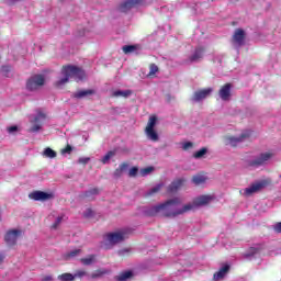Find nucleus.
<instances>
[{
	"instance_id": "obj_1",
	"label": "nucleus",
	"mask_w": 281,
	"mask_h": 281,
	"mask_svg": "<svg viewBox=\"0 0 281 281\" xmlns=\"http://www.w3.org/2000/svg\"><path fill=\"white\" fill-rule=\"evenodd\" d=\"M192 212V205L189 203L183 204V200L179 196L166 200L151 206L143 207L145 216H166L167 218H177Z\"/></svg>"
},
{
	"instance_id": "obj_2",
	"label": "nucleus",
	"mask_w": 281,
	"mask_h": 281,
	"mask_svg": "<svg viewBox=\"0 0 281 281\" xmlns=\"http://www.w3.org/2000/svg\"><path fill=\"white\" fill-rule=\"evenodd\" d=\"M61 77L58 81H57V87H63V85H67V82H69V78H74L75 80H85L86 78V74L85 70H82V68L78 67V66H64L61 69Z\"/></svg>"
},
{
	"instance_id": "obj_3",
	"label": "nucleus",
	"mask_w": 281,
	"mask_h": 281,
	"mask_svg": "<svg viewBox=\"0 0 281 281\" xmlns=\"http://www.w3.org/2000/svg\"><path fill=\"white\" fill-rule=\"evenodd\" d=\"M270 181L267 179L263 180H257L254 183H251L249 187L245 189L239 190V194L241 196H245L246 199H249V196H254V194H257V192H260L261 190H265L267 186H269Z\"/></svg>"
},
{
	"instance_id": "obj_4",
	"label": "nucleus",
	"mask_w": 281,
	"mask_h": 281,
	"mask_svg": "<svg viewBox=\"0 0 281 281\" xmlns=\"http://www.w3.org/2000/svg\"><path fill=\"white\" fill-rule=\"evenodd\" d=\"M30 122L32 124L30 132L38 133L43 128V124L47 122V114L43 111H37L35 114L30 116Z\"/></svg>"
},
{
	"instance_id": "obj_5",
	"label": "nucleus",
	"mask_w": 281,
	"mask_h": 281,
	"mask_svg": "<svg viewBox=\"0 0 281 281\" xmlns=\"http://www.w3.org/2000/svg\"><path fill=\"white\" fill-rule=\"evenodd\" d=\"M157 126V117L155 115L149 116L147 125L145 127V135L149 142H159V133L155 130Z\"/></svg>"
},
{
	"instance_id": "obj_6",
	"label": "nucleus",
	"mask_w": 281,
	"mask_h": 281,
	"mask_svg": "<svg viewBox=\"0 0 281 281\" xmlns=\"http://www.w3.org/2000/svg\"><path fill=\"white\" fill-rule=\"evenodd\" d=\"M251 136L250 131H244L239 136H226L225 137V145L232 146L233 148H236V146H240L243 142H247L249 137Z\"/></svg>"
},
{
	"instance_id": "obj_7",
	"label": "nucleus",
	"mask_w": 281,
	"mask_h": 281,
	"mask_svg": "<svg viewBox=\"0 0 281 281\" xmlns=\"http://www.w3.org/2000/svg\"><path fill=\"white\" fill-rule=\"evenodd\" d=\"M215 199L216 195L214 194H203L194 198L192 202H189V205H191V212L193 210H196V207L210 205V203H212V201H214Z\"/></svg>"
},
{
	"instance_id": "obj_8",
	"label": "nucleus",
	"mask_w": 281,
	"mask_h": 281,
	"mask_svg": "<svg viewBox=\"0 0 281 281\" xmlns=\"http://www.w3.org/2000/svg\"><path fill=\"white\" fill-rule=\"evenodd\" d=\"M125 238H126V233H124L123 231L109 233L104 237L106 249H109V247H113V245H117V243H122V240H124Z\"/></svg>"
},
{
	"instance_id": "obj_9",
	"label": "nucleus",
	"mask_w": 281,
	"mask_h": 281,
	"mask_svg": "<svg viewBox=\"0 0 281 281\" xmlns=\"http://www.w3.org/2000/svg\"><path fill=\"white\" fill-rule=\"evenodd\" d=\"M271 157H273L272 153H261L249 161V166L252 168H260V166H266V164H269Z\"/></svg>"
},
{
	"instance_id": "obj_10",
	"label": "nucleus",
	"mask_w": 281,
	"mask_h": 281,
	"mask_svg": "<svg viewBox=\"0 0 281 281\" xmlns=\"http://www.w3.org/2000/svg\"><path fill=\"white\" fill-rule=\"evenodd\" d=\"M43 85H45V76L34 75L27 80L26 88L29 91H36V89H40V87H43Z\"/></svg>"
},
{
	"instance_id": "obj_11",
	"label": "nucleus",
	"mask_w": 281,
	"mask_h": 281,
	"mask_svg": "<svg viewBox=\"0 0 281 281\" xmlns=\"http://www.w3.org/2000/svg\"><path fill=\"white\" fill-rule=\"evenodd\" d=\"M23 234V231L19 229V228H12L7 231L5 235H4V240L7 243V245H10L11 247L16 245V240H19V238H21Z\"/></svg>"
},
{
	"instance_id": "obj_12",
	"label": "nucleus",
	"mask_w": 281,
	"mask_h": 281,
	"mask_svg": "<svg viewBox=\"0 0 281 281\" xmlns=\"http://www.w3.org/2000/svg\"><path fill=\"white\" fill-rule=\"evenodd\" d=\"M214 89L212 88H205L202 90H198L193 93L192 100L193 102H203V100H206V98H210L212 95V92Z\"/></svg>"
},
{
	"instance_id": "obj_13",
	"label": "nucleus",
	"mask_w": 281,
	"mask_h": 281,
	"mask_svg": "<svg viewBox=\"0 0 281 281\" xmlns=\"http://www.w3.org/2000/svg\"><path fill=\"white\" fill-rule=\"evenodd\" d=\"M29 199L33 201H49L54 199V193H47L45 191H34L29 194Z\"/></svg>"
},
{
	"instance_id": "obj_14",
	"label": "nucleus",
	"mask_w": 281,
	"mask_h": 281,
	"mask_svg": "<svg viewBox=\"0 0 281 281\" xmlns=\"http://www.w3.org/2000/svg\"><path fill=\"white\" fill-rule=\"evenodd\" d=\"M232 83H225L220 88L218 95L224 102H228L232 99Z\"/></svg>"
},
{
	"instance_id": "obj_15",
	"label": "nucleus",
	"mask_w": 281,
	"mask_h": 281,
	"mask_svg": "<svg viewBox=\"0 0 281 281\" xmlns=\"http://www.w3.org/2000/svg\"><path fill=\"white\" fill-rule=\"evenodd\" d=\"M227 273H229V265H224L220 268L217 272L213 274L214 281H224L227 278Z\"/></svg>"
},
{
	"instance_id": "obj_16",
	"label": "nucleus",
	"mask_w": 281,
	"mask_h": 281,
	"mask_svg": "<svg viewBox=\"0 0 281 281\" xmlns=\"http://www.w3.org/2000/svg\"><path fill=\"white\" fill-rule=\"evenodd\" d=\"M233 41L237 47L245 45V31H243V29L236 30L233 35Z\"/></svg>"
},
{
	"instance_id": "obj_17",
	"label": "nucleus",
	"mask_w": 281,
	"mask_h": 281,
	"mask_svg": "<svg viewBox=\"0 0 281 281\" xmlns=\"http://www.w3.org/2000/svg\"><path fill=\"white\" fill-rule=\"evenodd\" d=\"M142 0H125L120 7L121 12H128L131 8H135V5H139Z\"/></svg>"
},
{
	"instance_id": "obj_18",
	"label": "nucleus",
	"mask_w": 281,
	"mask_h": 281,
	"mask_svg": "<svg viewBox=\"0 0 281 281\" xmlns=\"http://www.w3.org/2000/svg\"><path fill=\"white\" fill-rule=\"evenodd\" d=\"M205 54V48L199 46L195 48L193 54L190 56V61L191 63H199L201 58H203V55Z\"/></svg>"
},
{
	"instance_id": "obj_19",
	"label": "nucleus",
	"mask_w": 281,
	"mask_h": 281,
	"mask_svg": "<svg viewBox=\"0 0 281 281\" xmlns=\"http://www.w3.org/2000/svg\"><path fill=\"white\" fill-rule=\"evenodd\" d=\"M140 50H142V45L139 44L123 46L124 54H137Z\"/></svg>"
},
{
	"instance_id": "obj_20",
	"label": "nucleus",
	"mask_w": 281,
	"mask_h": 281,
	"mask_svg": "<svg viewBox=\"0 0 281 281\" xmlns=\"http://www.w3.org/2000/svg\"><path fill=\"white\" fill-rule=\"evenodd\" d=\"M260 251H262V246H260V245L250 247L248 249V251L245 254V257L251 259V258H254V256H258V254H260Z\"/></svg>"
},
{
	"instance_id": "obj_21",
	"label": "nucleus",
	"mask_w": 281,
	"mask_h": 281,
	"mask_svg": "<svg viewBox=\"0 0 281 281\" xmlns=\"http://www.w3.org/2000/svg\"><path fill=\"white\" fill-rule=\"evenodd\" d=\"M205 181H207V176L202 173H198L192 178V183H194V186H203Z\"/></svg>"
},
{
	"instance_id": "obj_22",
	"label": "nucleus",
	"mask_w": 281,
	"mask_h": 281,
	"mask_svg": "<svg viewBox=\"0 0 281 281\" xmlns=\"http://www.w3.org/2000/svg\"><path fill=\"white\" fill-rule=\"evenodd\" d=\"M183 183H186L184 179H178L176 181H173L170 186H169V192H177V190H179Z\"/></svg>"
},
{
	"instance_id": "obj_23",
	"label": "nucleus",
	"mask_w": 281,
	"mask_h": 281,
	"mask_svg": "<svg viewBox=\"0 0 281 281\" xmlns=\"http://www.w3.org/2000/svg\"><path fill=\"white\" fill-rule=\"evenodd\" d=\"M131 278H133V271L127 270V271H124L121 274H119L116 277V280L117 281H126V280H131Z\"/></svg>"
},
{
	"instance_id": "obj_24",
	"label": "nucleus",
	"mask_w": 281,
	"mask_h": 281,
	"mask_svg": "<svg viewBox=\"0 0 281 281\" xmlns=\"http://www.w3.org/2000/svg\"><path fill=\"white\" fill-rule=\"evenodd\" d=\"M112 95L114 98H128V95H131V90H115Z\"/></svg>"
},
{
	"instance_id": "obj_25",
	"label": "nucleus",
	"mask_w": 281,
	"mask_h": 281,
	"mask_svg": "<svg viewBox=\"0 0 281 281\" xmlns=\"http://www.w3.org/2000/svg\"><path fill=\"white\" fill-rule=\"evenodd\" d=\"M80 262L83 263L86 267L93 265L95 262V255H89L88 257L81 258Z\"/></svg>"
},
{
	"instance_id": "obj_26",
	"label": "nucleus",
	"mask_w": 281,
	"mask_h": 281,
	"mask_svg": "<svg viewBox=\"0 0 281 281\" xmlns=\"http://www.w3.org/2000/svg\"><path fill=\"white\" fill-rule=\"evenodd\" d=\"M93 93V90H79L74 94V98H87V95H91Z\"/></svg>"
},
{
	"instance_id": "obj_27",
	"label": "nucleus",
	"mask_w": 281,
	"mask_h": 281,
	"mask_svg": "<svg viewBox=\"0 0 281 281\" xmlns=\"http://www.w3.org/2000/svg\"><path fill=\"white\" fill-rule=\"evenodd\" d=\"M207 155V148L203 147L193 154L194 159H203Z\"/></svg>"
},
{
	"instance_id": "obj_28",
	"label": "nucleus",
	"mask_w": 281,
	"mask_h": 281,
	"mask_svg": "<svg viewBox=\"0 0 281 281\" xmlns=\"http://www.w3.org/2000/svg\"><path fill=\"white\" fill-rule=\"evenodd\" d=\"M44 157H47L48 159H55L56 151L49 147L45 148L43 151Z\"/></svg>"
},
{
	"instance_id": "obj_29",
	"label": "nucleus",
	"mask_w": 281,
	"mask_h": 281,
	"mask_svg": "<svg viewBox=\"0 0 281 281\" xmlns=\"http://www.w3.org/2000/svg\"><path fill=\"white\" fill-rule=\"evenodd\" d=\"M159 190H161V184H156L145 193V196H153L154 194H157Z\"/></svg>"
},
{
	"instance_id": "obj_30",
	"label": "nucleus",
	"mask_w": 281,
	"mask_h": 281,
	"mask_svg": "<svg viewBox=\"0 0 281 281\" xmlns=\"http://www.w3.org/2000/svg\"><path fill=\"white\" fill-rule=\"evenodd\" d=\"M80 254H82L81 249H74L70 250L67 255H66V260H70V258H76L77 256H80Z\"/></svg>"
},
{
	"instance_id": "obj_31",
	"label": "nucleus",
	"mask_w": 281,
	"mask_h": 281,
	"mask_svg": "<svg viewBox=\"0 0 281 281\" xmlns=\"http://www.w3.org/2000/svg\"><path fill=\"white\" fill-rule=\"evenodd\" d=\"M59 281H74L75 277L71 273H63L58 276Z\"/></svg>"
},
{
	"instance_id": "obj_32",
	"label": "nucleus",
	"mask_w": 281,
	"mask_h": 281,
	"mask_svg": "<svg viewBox=\"0 0 281 281\" xmlns=\"http://www.w3.org/2000/svg\"><path fill=\"white\" fill-rule=\"evenodd\" d=\"M113 157H115V151H109L106 155L103 156L101 161H102V164H109V161H111V159H113Z\"/></svg>"
},
{
	"instance_id": "obj_33",
	"label": "nucleus",
	"mask_w": 281,
	"mask_h": 281,
	"mask_svg": "<svg viewBox=\"0 0 281 281\" xmlns=\"http://www.w3.org/2000/svg\"><path fill=\"white\" fill-rule=\"evenodd\" d=\"M153 170H155L154 167H146L139 170V176L140 177H148V175H150V172H153Z\"/></svg>"
},
{
	"instance_id": "obj_34",
	"label": "nucleus",
	"mask_w": 281,
	"mask_h": 281,
	"mask_svg": "<svg viewBox=\"0 0 281 281\" xmlns=\"http://www.w3.org/2000/svg\"><path fill=\"white\" fill-rule=\"evenodd\" d=\"M65 216L64 215H59L55 218L54 224L52 225V229H58V225H60V223H63V218Z\"/></svg>"
},
{
	"instance_id": "obj_35",
	"label": "nucleus",
	"mask_w": 281,
	"mask_h": 281,
	"mask_svg": "<svg viewBox=\"0 0 281 281\" xmlns=\"http://www.w3.org/2000/svg\"><path fill=\"white\" fill-rule=\"evenodd\" d=\"M126 168H128V165L122 164L120 166V168L115 170V172H114L115 177H120V175H122V172H124V170H126Z\"/></svg>"
},
{
	"instance_id": "obj_36",
	"label": "nucleus",
	"mask_w": 281,
	"mask_h": 281,
	"mask_svg": "<svg viewBox=\"0 0 281 281\" xmlns=\"http://www.w3.org/2000/svg\"><path fill=\"white\" fill-rule=\"evenodd\" d=\"M182 150H190V148H194L193 142H184L181 144Z\"/></svg>"
},
{
	"instance_id": "obj_37",
	"label": "nucleus",
	"mask_w": 281,
	"mask_h": 281,
	"mask_svg": "<svg viewBox=\"0 0 281 281\" xmlns=\"http://www.w3.org/2000/svg\"><path fill=\"white\" fill-rule=\"evenodd\" d=\"M157 71H159V67H157V65L151 64L149 66V74L148 76H155V74H157Z\"/></svg>"
},
{
	"instance_id": "obj_38",
	"label": "nucleus",
	"mask_w": 281,
	"mask_h": 281,
	"mask_svg": "<svg viewBox=\"0 0 281 281\" xmlns=\"http://www.w3.org/2000/svg\"><path fill=\"white\" fill-rule=\"evenodd\" d=\"M104 273H106V270H97L91 274V278H101V276H104Z\"/></svg>"
},
{
	"instance_id": "obj_39",
	"label": "nucleus",
	"mask_w": 281,
	"mask_h": 281,
	"mask_svg": "<svg viewBox=\"0 0 281 281\" xmlns=\"http://www.w3.org/2000/svg\"><path fill=\"white\" fill-rule=\"evenodd\" d=\"M137 172H139V169L137 167H133L128 171V177H137Z\"/></svg>"
},
{
	"instance_id": "obj_40",
	"label": "nucleus",
	"mask_w": 281,
	"mask_h": 281,
	"mask_svg": "<svg viewBox=\"0 0 281 281\" xmlns=\"http://www.w3.org/2000/svg\"><path fill=\"white\" fill-rule=\"evenodd\" d=\"M85 276H87V272L85 270H78L75 274H72V277L76 278H85Z\"/></svg>"
},
{
	"instance_id": "obj_41",
	"label": "nucleus",
	"mask_w": 281,
	"mask_h": 281,
	"mask_svg": "<svg viewBox=\"0 0 281 281\" xmlns=\"http://www.w3.org/2000/svg\"><path fill=\"white\" fill-rule=\"evenodd\" d=\"M11 71H12V67H10V66L2 67V74H4V76H7V78L10 76L8 74H10Z\"/></svg>"
},
{
	"instance_id": "obj_42",
	"label": "nucleus",
	"mask_w": 281,
	"mask_h": 281,
	"mask_svg": "<svg viewBox=\"0 0 281 281\" xmlns=\"http://www.w3.org/2000/svg\"><path fill=\"white\" fill-rule=\"evenodd\" d=\"M89 161H91V158L89 157H81L78 159V164H83V166L89 164Z\"/></svg>"
},
{
	"instance_id": "obj_43",
	"label": "nucleus",
	"mask_w": 281,
	"mask_h": 281,
	"mask_svg": "<svg viewBox=\"0 0 281 281\" xmlns=\"http://www.w3.org/2000/svg\"><path fill=\"white\" fill-rule=\"evenodd\" d=\"M83 216L86 218H90V216H93V211L91 209H87L83 213Z\"/></svg>"
},
{
	"instance_id": "obj_44",
	"label": "nucleus",
	"mask_w": 281,
	"mask_h": 281,
	"mask_svg": "<svg viewBox=\"0 0 281 281\" xmlns=\"http://www.w3.org/2000/svg\"><path fill=\"white\" fill-rule=\"evenodd\" d=\"M273 229L277 232V234H281V222L274 224Z\"/></svg>"
},
{
	"instance_id": "obj_45",
	"label": "nucleus",
	"mask_w": 281,
	"mask_h": 281,
	"mask_svg": "<svg viewBox=\"0 0 281 281\" xmlns=\"http://www.w3.org/2000/svg\"><path fill=\"white\" fill-rule=\"evenodd\" d=\"M16 131H19V127H16V126L8 127V133H16Z\"/></svg>"
},
{
	"instance_id": "obj_46",
	"label": "nucleus",
	"mask_w": 281,
	"mask_h": 281,
	"mask_svg": "<svg viewBox=\"0 0 281 281\" xmlns=\"http://www.w3.org/2000/svg\"><path fill=\"white\" fill-rule=\"evenodd\" d=\"M4 261H5V254L0 252V267L1 265H3Z\"/></svg>"
},
{
	"instance_id": "obj_47",
	"label": "nucleus",
	"mask_w": 281,
	"mask_h": 281,
	"mask_svg": "<svg viewBox=\"0 0 281 281\" xmlns=\"http://www.w3.org/2000/svg\"><path fill=\"white\" fill-rule=\"evenodd\" d=\"M90 194H98V189H92L91 191L87 192V196H89Z\"/></svg>"
},
{
	"instance_id": "obj_48",
	"label": "nucleus",
	"mask_w": 281,
	"mask_h": 281,
	"mask_svg": "<svg viewBox=\"0 0 281 281\" xmlns=\"http://www.w3.org/2000/svg\"><path fill=\"white\" fill-rule=\"evenodd\" d=\"M63 153H71V147H67L66 149H63Z\"/></svg>"
},
{
	"instance_id": "obj_49",
	"label": "nucleus",
	"mask_w": 281,
	"mask_h": 281,
	"mask_svg": "<svg viewBox=\"0 0 281 281\" xmlns=\"http://www.w3.org/2000/svg\"><path fill=\"white\" fill-rule=\"evenodd\" d=\"M85 34H86L85 32L83 33H79V36H85Z\"/></svg>"
},
{
	"instance_id": "obj_50",
	"label": "nucleus",
	"mask_w": 281,
	"mask_h": 281,
	"mask_svg": "<svg viewBox=\"0 0 281 281\" xmlns=\"http://www.w3.org/2000/svg\"><path fill=\"white\" fill-rule=\"evenodd\" d=\"M46 280H52V277H47Z\"/></svg>"
},
{
	"instance_id": "obj_51",
	"label": "nucleus",
	"mask_w": 281,
	"mask_h": 281,
	"mask_svg": "<svg viewBox=\"0 0 281 281\" xmlns=\"http://www.w3.org/2000/svg\"><path fill=\"white\" fill-rule=\"evenodd\" d=\"M11 2L19 1V0H10Z\"/></svg>"
}]
</instances>
